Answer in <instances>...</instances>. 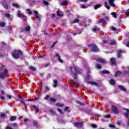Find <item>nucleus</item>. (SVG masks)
I'll use <instances>...</instances> for the list:
<instances>
[{"mask_svg":"<svg viewBox=\"0 0 129 129\" xmlns=\"http://www.w3.org/2000/svg\"><path fill=\"white\" fill-rule=\"evenodd\" d=\"M104 6L106 8V9H107V10H109V9H110V7L107 6V2H105Z\"/></svg>","mask_w":129,"mask_h":129,"instance_id":"bb28decb","label":"nucleus"},{"mask_svg":"<svg viewBox=\"0 0 129 129\" xmlns=\"http://www.w3.org/2000/svg\"><path fill=\"white\" fill-rule=\"evenodd\" d=\"M96 66L97 68H98V69H101V66H100V65L96 64Z\"/></svg>","mask_w":129,"mask_h":129,"instance_id":"a19ab883","label":"nucleus"},{"mask_svg":"<svg viewBox=\"0 0 129 129\" xmlns=\"http://www.w3.org/2000/svg\"><path fill=\"white\" fill-rule=\"evenodd\" d=\"M19 18H26V16L22 14H18Z\"/></svg>","mask_w":129,"mask_h":129,"instance_id":"a878e982","label":"nucleus"},{"mask_svg":"<svg viewBox=\"0 0 129 129\" xmlns=\"http://www.w3.org/2000/svg\"><path fill=\"white\" fill-rule=\"evenodd\" d=\"M43 4L45 5V6H48L49 5V3H48L47 1H44Z\"/></svg>","mask_w":129,"mask_h":129,"instance_id":"79ce46f5","label":"nucleus"},{"mask_svg":"<svg viewBox=\"0 0 129 129\" xmlns=\"http://www.w3.org/2000/svg\"><path fill=\"white\" fill-rule=\"evenodd\" d=\"M49 101H51V102H56V100L54 98H51L49 99Z\"/></svg>","mask_w":129,"mask_h":129,"instance_id":"4be33fe9","label":"nucleus"},{"mask_svg":"<svg viewBox=\"0 0 129 129\" xmlns=\"http://www.w3.org/2000/svg\"><path fill=\"white\" fill-rule=\"evenodd\" d=\"M30 69H31L32 70V71H36V68H35L34 67H30Z\"/></svg>","mask_w":129,"mask_h":129,"instance_id":"c9c22d12","label":"nucleus"},{"mask_svg":"<svg viewBox=\"0 0 129 129\" xmlns=\"http://www.w3.org/2000/svg\"><path fill=\"white\" fill-rule=\"evenodd\" d=\"M57 84H58V81L56 80L53 81V84L52 85L53 87H57Z\"/></svg>","mask_w":129,"mask_h":129,"instance_id":"ddd939ff","label":"nucleus"},{"mask_svg":"<svg viewBox=\"0 0 129 129\" xmlns=\"http://www.w3.org/2000/svg\"><path fill=\"white\" fill-rule=\"evenodd\" d=\"M78 22H79V20H78V19H76V20H75L73 21V24H75V23H78Z\"/></svg>","mask_w":129,"mask_h":129,"instance_id":"f704fd0d","label":"nucleus"},{"mask_svg":"<svg viewBox=\"0 0 129 129\" xmlns=\"http://www.w3.org/2000/svg\"><path fill=\"white\" fill-rule=\"evenodd\" d=\"M102 74H109V72L105 70L103 71Z\"/></svg>","mask_w":129,"mask_h":129,"instance_id":"5701e85b","label":"nucleus"},{"mask_svg":"<svg viewBox=\"0 0 129 129\" xmlns=\"http://www.w3.org/2000/svg\"><path fill=\"white\" fill-rule=\"evenodd\" d=\"M1 118L6 117V114H1Z\"/></svg>","mask_w":129,"mask_h":129,"instance_id":"58836bf2","label":"nucleus"},{"mask_svg":"<svg viewBox=\"0 0 129 129\" xmlns=\"http://www.w3.org/2000/svg\"><path fill=\"white\" fill-rule=\"evenodd\" d=\"M57 110H58V112H59V113H60V114H62V111L61 110V109L58 108V109H57Z\"/></svg>","mask_w":129,"mask_h":129,"instance_id":"603ef678","label":"nucleus"},{"mask_svg":"<svg viewBox=\"0 0 129 129\" xmlns=\"http://www.w3.org/2000/svg\"><path fill=\"white\" fill-rule=\"evenodd\" d=\"M69 109V108L68 107H66L64 109V110L66 111H67V110H68Z\"/></svg>","mask_w":129,"mask_h":129,"instance_id":"338daca9","label":"nucleus"},{"mask_svg":"<svg viewBox=\"0 0 129 129\" xmlns=\"http://www.w3.org/2000/svg\"><path fill=\"white\" fill-rule=\"evenodd\" d=\"M10 120H11V121H14V120H16V117L15 116H11L10 118Z\"/></svg>","mask_w":129,"mask_h":129,"instance_id":"cd10ccee","label":"nucleus"},{"mask_svg":"<svg viewBox=\"0 0 129 129\" xmlns=\"http://www.w3.org/2000/svg\"><path fill=\"white\" fill-rule=\"evenodd\" d=\"M111 29L113 31H116V28L115 27H113V26L112 27Z\"/></svg>","mask_w":129,"mask_h":129,"instance_id":"6e6d98bb","label":"nucleus"},{"mask_svg":"<svg viewBox=\"0 0 129 129\" xmlns=\"http://www.w3.org/2000/svg\"><path fill=\"white\" fill-rule=\"evenodd\" d=\"M89 76H90L89 74H87V75L86 76V79H88V78H89Z\"/></svg>","mask_w":129,"mask_h":129,"instance_id":"13d9d810","label":"nucleus"},{"mask_svg":"<svg viewBox=\"0 0 129 129\" xmlns=\"http://www.w3.org/2000/svg\"><path fill=\"white\" fill-rule=\"evenodd\" d=\"M110 63L112 65H115V64L116 63V61L115 60V58H113V57L110 58Z\"/></svg>","mask_w":129,"mask_h":129,"instance_id":"1a4fd4ad","label":"nucleus"},{"mask_svg":"<svg viewBox=\"0 0 129 129\" xmlns=\"http://www.w3.org/2000/svg\"><path fill=\"white\" fill-rule=\"evenodd\" d=\"M121 74V73H120V71H117L115 74H114V76L115 77H117V76H119V75H120Z\"/></svg>","mask_w":129,"mask_h":129,"instance_id":"f3484780","label":"nucleus"},{"mask_svg":"<svg viewBox=\"0 0 129 129\" xmlns=\"http://www.w3.org/2000/svg\"><path fill=\"white\" fill-rule=\"evenodd\" d=\"M97 62H100V63H105V60L104 59L101 58H99L97 59Z\"/></svg>","mask_w":129,"mask_h":129,"instance_id":"f8f14e48","label":"nucleus"},{"mask_svg":"<svg viewBox=\"0 0 129 129\" xmlns=\"http://www.w3.org/2000/svg\"><path fill=\"white\" fill-rule=\"evenodd\" d=\"M81 8L82 9H86V7H85V6L84 5L81 6Z\"/></svg>","mask_w":129,"mask_h":129,"instance_id":"0e129e2a","label":"nucleus"},{"mask_svg":"<svg viewBox=\"0 0 129 129\" xmlns=\"http://www.w3.org/2000/svg\"><path fill=\"white\" fill-rule=\"evenodd\" d=\"M17 96L20 98V99H26V98H24V96H20V95H17Z\"/></svg>","mask_w":129,"mask_h":129,"instance_id":"72a5a7b5","label":"nucleus"},{"mask_svg":"<svg viewBox=\"0 0 129 129\" xmlns=\"http://www.w3.org/2000/svg\"><path fill=\"white\" fill-rule=\"evenodd\" d=\"M7 73L6 72H1L0 73V78L1 79H4L5 77H6V75H7Z\"/></svg>","mask_w":129,"mask_h":129,"instance_id":"6e6552de","label":"nucleus"},{"mask_svg":"<svg viewBox=\"0 0 129 129\" xmlns=\"http://www.w3.org/2000/svg\"><path fill=\"white\" fill-rule=\"evenodd\" d=\"M68 3L67 1H64L61 3V6H67Z\"/></svg>","mask_w":129,"mask_h":129,"instance_id":"393cba45","label":"nucleus"},{"mask_svg":"<svg viewBox=\"0 0 129 129\" xmlns=\"http://www.w3.org/2000/svg\"><path fill=\"white\" fill-rule=\"evenodd\" d=\"M93 32H96V31H97V28H94L92 29Z\"/></svg>","mask_w":129,"mask_h":129,"instance_id":"8fccbe9b","label":"nucleus"},{"mask_svg":"<svg viewBox=\"0 0 129 129\" xmlns=\"http://www.w3.org/2000/svg\"><path fill=\"white\" fill-rule=\"evenodd\" d=\"M74 126L76 127H82L83 125V121H78L74 122Z\"/></svg>","mask_w":129,"mask_h":129,"instance_id":"20e7f679","label":"nucleus"},{"mask_svg":"<svg viewBox=\"0 0 129 129\" xmlns=\"http://www.w3.org/2000/svg\"><path fill=\"white\" fill-rule=\"evenodd\" d=\"M34 108L35 109L36 113H37V112H39V108L38 107L34 105Z\"/></svg>","mask_w":129,"mask_h":129,"instance_id":"aec40b11","label":"nucleus"},{"mask_svg":"<svg viewBox=\"0 0 129 129\" xmlns=\"http://www.w3.org/2000/svg\"><path fill=\"white\" fill-rule=\"evenodd\" d=\"M114 2V0H109V4L111 7H115V4L113 3Z\"/></svg>","mask_w":129,"mask_h":129,"instance_id":"9d476101","label":"nucleus"},{"mask_svg":"<svg viewBox=\"0 0 129 129\" xmlns=\"http://www.w3.org/2000/svg\"><path fill=\"white\" fill-rule=\"evenodd\" d=\"M115 40H111V42L110 43V44L111 45H115Z\"/></svg>","mask_w":129,"mask_h":129,"instance_id":"473e14b6","label":"nucleus"},{"mask_svg":"<svg viewBox=\"0 0 129 129\" xmlns=\"http://www.w3.org/2000/svg\"><path fill=\"white\" fill-rule=\"evenodd\" d=\"M9 30H13V26H9L8 27Z\"/></svg>","mask_w":129,"mask_h":129,"instance_id":"680f3d73","label":"nucleus"},{"mask_svg":"<svg viewBox=\"0 0 129 129\" xmlns=\"http://www.w3.org/2000/svg\"><path fill=\"white\" fill-rule=\"evenodd\" d=\"M49 95H46L45 97V99L47 100L49 98Z\"/></svg>","mask_w":129,"mask_h":129,"instance_id":"4d7b16f0","label":"nucleus"},{"mask_svg":"<svg viewBox=\"0 0 129 129\" xmlns=\"http://www.w3.org/2000/svg\"><path fill=\"white\" fill-rule=\"evenodd\" d=\"M55 57H56L59 63H63V60H62V59H61V56H60V54H59V53H57L56 54H55Z\"/></svg>","mask_w":129,"mask_h":129,"instance_id":"0eeeda50","label":"nucleus"},{"mask_svg":"<svg viewBox=\"0 0 129 129\" xmlns=\"http://www.w3.org/2000/svg\"><path fill=\"white\" fill-rule=\"evenodd\" d=\"M20 102H21V103H22L23 104V105H25L26 104V103H25V102L24 101L21 100Z\"/></svg>","mask_w":129,"mask_h":129,"instance_id":"5fc2aeb1","label":"nucleus"},{"mask_svg":"<svg viewBox=\"0 0 129 129\" xmlns=\"http://www.w3.org/2000/svg\"><path fill=\"white\" fill-rule=\"evenodd\" d=\"M27 11L29 15L32 14V11H31V10H30L29 9H27Z\"/></svg>","mask_w":129,"mask_h":129,"instance_id":"a18cd8bd","label":"nucleus"},{"mask_svg":"<svg viewBox=\"0 0 129 129\" xmlns=\"http://www.w3.org/2000/svg\"><path fill=\"white\" fill-rule=\"evenodd\" d=\"M1 99H2V100H4V99H5V97L2 96V97H1Z\"/></svg>","mask_w":129,"mask_h":129,"instance_id":"774afa93","label":"nucleus"},{"mask_svg":"<svg viewBox=\"0 0 129 129\" xmlns=\"http://www.w3.org/2000/svg\"><path fill=\"white\" fill-rule=\"evenodd\" d=\"M70 70L71 71L73 77L75 79H76L77 74H79L82 73V72H83V71L78 67H71Z\"/></svg>","mask_w":129,"mask_h":129,"instance_id":"f257e3e1","label":"nucleus"},{"mask_svg":"<svg viewBox=\"0 0 129 129\" xmlns=\"http://www.w3.org/2000/svg\"><path fill=\"white\" fill-rule=\"evenodd\" d=\"M111 15H112L113 18H114L115 19H116V18H117V16H116L117 14H116V13L112 12L111 13Z\"/></svg>","mask_w":129,"mask_h":129,"instance_id":"412c9836","label":"nucleus"},{"mask_svg":"<svg viewBox=\"0 0 129 129\" xmlns=\"http://www.w3.org/2000/svg\"><path fill=\"white\" fill-rule=\"evenodd\" d=\"M5 9H8L9 8V6H8V5L6 4L4 6Z\"/></svg>","mask_w":129,"mask_h":129,"instance_id":"09e8293b","label":"nucleus"},{"mask_svg":"<svg viewBox=\"0 0 129 129\" xmlns=\"http://www.w3.org/2000/svg\"><path fill=\"white\" fill-rule=\"evenodd\" d=\"M56 14L58 17H63V13L61 11H57Z\"/></svg>","mask_w":129,"mask_h":129,"instance_id":"4468645a","label":"nucleus"},{"mask_svg":"<svg viewBox=\"0 0 129 129\" xmlns=\"http://www.w3.org/2000/svg\"><path fill=\"white\" fill-rule=\"evenodd\" d=\"M109 127H112L113 128H114V125L113 124H110Z\"/></svg>","mask_w":129,"mask_h":129,"instance_id":"bf43d9fd","label":"nucleus"},{"mask_svg":"<svg viewBox=\"0 0 129 129\" xmlns=\"http://www.w3.org/2000/svg\"><path fill=\"white\" fill-rule=\"evenodd\" d=\"M109 84H111V85H114V84H115V81L114 80L111 79L109 81Z\"/></svg>","mask_w":129,"mask_h":129,"instance_id":"2eb2a0df","label":"nucleus"},{"mask_svg":"<svg viewBox=\"0 0 129 129\" xmlns=\"http://www.w3.org/2000/svg\"><path fill=\"white\" fill-rule=\"evenodd\" d=\"M55 105H56V106H58V107H61V106H63V104L58 103H56Z\"/></svg>","mask_w":129,"mask_h":129,"instance_id":"ea45409f","label":"nucleus"},{"mask_svg":"<svg viewBox=\"0 0 129 129\" xmlns=\"http://www.w3.org/2000/svg\"><path fill=\"white\" fill-rule=\"evenodd\" d=\"M90 84H91V85H95V86H98V84H97V83L95 82H91Z\"/></svg>","mask_w":129,"mask_h":129,"instance_id":"b1692460","label":"nucleus"},{"mask_svg":"<svg viewBox=\"0 0 129 129\" xmlns=\"http://www.w3.org/2000/svg\"><path fill=\"white\" fill-rule=\"evenodd\" d=\"M89 47L93 52H97V51H98V48H97V46L95 44H92L91 45H90Z\"/></svg>","mask_w":129,"mask_h":129,"instance_id":"39448f33","label":"nucleus"},{"mask_svg":"<svg viewBox=\"0 0 129 129\" xmlns=\"http://www.w3.org/2000/svg\"><path fill=\"white\" fill-rule=\"evenodd\" d=\"M7 97L8 99H12V96L10 95H7Z\"/></svg>","mask_w":129,"mask_h":129,"instance_id":"c03bdc74","label":"nucleus"},{"mask_svg":"<svg viewBox=\"0 0 129 129\" xmlns=\"http://www.w3.org/2000/svg\"><path fill=\"white\" fill-rule=\"evenodd\" d=\"M46 90H50V88L48 86H45Z\"/></svg>","mask_w":129,"mask_h":129,"instance_id":"052dcab7","label":"nucleus"},{"mask_svg":"<svg viewBox=\"0 0 129 129\" xmlns=\"http://www.w3.org/2000/svg\"><path fill=\"white\" fill-rule=\"evenodd\" d=\"M5 26H6V23H5V22L0 23V27H5Z\"/></svg>","mask_w":129,"mask_h":129,"instance_id":"7c9ffc66","label":"nucleus"},{"mask_svg":"<svg viewBox=\"0 0 129 129\" xmlns=\"http://www.w3.org/2000/svg\"><path fill=\"white\" fill-rule=\"evenodd\" d=\"M34 16L36 19L38 20V21H40V20H41V17H40V15H39V13H38V12H34Z\"/></svg>","mask_w":129,"mask_h":129,"instance_id":"423d86ee","label":"nucleus"},{"mask_svg":"<svg viewBox=\"0 0 129 129\" xmlns=\"http://www.w3.org/2000/svg\"><path fill=\"white\" fill-rule=\"evenodd\" d=\"M124 116L125 117H128V114L127 113H124Z\"/></svg>","mask_w":129,"mask_h":129,"instance_id":"49530a36","label":"nucleus"},{"mask_svg":"<svg viewBox=\"0 0 129 129\" xmlns=\"http://www.w3.org/2000/svg\"><path fill=\"white\" fill-rule=\"evenodd\" d=\"M30 29H31V28L30 27V26H28L25 28V31H26V32H29V31H30Z\"/></svg>","mask_w":129,"mask_h":129,"instance_id":"c85d7f7f","label":"nucleus"},{"mask_svg":"<svg viewBox=\"0 0 129 129\" xmlns=\"http://www.w3.org/2000/svg\"><path fill=\"white\" fill-rule=\"evenodd\" d=\"M126 16H129V11H126L125 13Z\"/></svg>","mask_w":129,"mask_h":129,"instance_id":"864d4df0","label":"nucleus"},{"mask_svg":"<svg viewBox=\"0 0 129 129\" xmlns=\"http://www.w3.org/2000/svg\"><path fill=\"white\" fill-rule=\"evenodd\" d=\"M100 23H101V24H103V25H105V24H106V21H105L104 19H100Z\"/></svg>","mask_w":129,"mask_h":129,"instance_id":"dca6fc26","label":"nucleus"},{"mask_svg":"<svg viewBox=\"0 0 129 129\" xmlns=\"http://www.w3.org/2000/svg\"><path fill=\"white\" fill-rule=\"evenodd\" d=\"M56 44H57V42H54L52 45H51L50 48L51 49H53V48H54V47H55V45H56Z\"/></svg>","mask_w":129,"mask_h":129,"instance_id":"2f4dec72","label":"nucleus"},{"mask_svg":"<svg viewBox=\"0 0 129 129\" xmlns=\"http://www.w3.org/2000/svg\"><path fill=\"white\" fill-rule=\"evenodd\" d=\"M118 88H119V89H120L121 90H122V91H125V88H124V87H123V86H118Z\"/></svg>","mask_w":129,"mask_h":129,"instance_id":"6ab92c4d","label":"nucleus"},{"mask_svg":"<svg viewBox=\"0 0 129 129\" xmlns=\"http://www.w3.org/2000/svg\"><path fill=\"white\" fill-rule=\"evenodd\" d=\"M50 112L51 113V114H52L53 115H55V112L52 110H50Z\"/></svg>","mask_w":129,"mask_h":129,"instance_id":"37998d69","label":"nucleus"},{"mask_svg":"<svg viewBox=\"0 0 129 129\" xmlns=\"http://www.w3.org/2000/svg\"><path fill=\"white\" fill-rule=\"evenodd\" d=\"M105 117H106V118H109L110 117V115H105Z\"/></svg>","mask_w":129,"mask_h":129,"instance_id":"3c124183","label":"nucleus"},{"mask_svg":"<svg viewBox=\"0 0 129 129\" xmlns=\"http://www.w3.org/2000/svg\"><path fill=\"white\" fill-rule=\"evenodd\" d=\"M24 106L25 110H27V105H26V104H25V105H24Z\"/></svg>","mask_w":129,"mask_h":129,"instance_id":"69168bd1","label":"nucleus"},{"mask_svg":"<svg viewBox=\"0 0 129 129\" xmlns=\"http://www.w3.org/2000/svg\"><path fill=\"white\" fill-rule=\"evenodd\" d=\"M5 17L6 18H10V17H11V15L9 13H6L5 14Z\"/></svg>","mask_w":129,"mask_h":129,"instance_id":"4c0bfd02","label":"nucleus"},{"mask_svg":"<svg viewBox=\"0 0 129 129\" xmlns=\"http://www.w3.org/2000/svg\"><path fill=\"white\" fill-rule=\"evenodd\" d=\"M12 55L14 59H18L22 55V52L20 50H14Z\"/></svg>","mask_w":129,"mask_h":129,"instance_id":"f03ea898","label":"nucleus"},{"mask_svg":"<svg viewBox=\"0 0 129 129\" xmlns=\"http://www.w3.org/2000/svg\"><path fill=\"white\" fill-rule=\"evenodd\" d=\"M81 2H83V3H86V2H88V0H80Z\"/></svg>","mask_w":129,"mask_h":129,"instance_id":"e2e57ef3","label":"nucleus"},{"mask_svg":"<svg viewBox=\"0 0 129 129\" xmlns=\"http://www.w3.org/2000/svg\"><path fill=\"white\" fill-rule=\"evenodd\" d=\"M4 66L3 65H1L0 66V71H2V70H3V69H4Z\"/></svg>","mask_w":129,"mask_h":129,"instance_id":"de8ad7c7","label":"nucleus"},{"mask_svg":"<svg viewBox=\"0 0 129 129\" xmlns=\"http://www.w3.org/2000/svg\"><path fill=\"white\" fill-rule=\"evenodd\" d=\"M122 51L120 50H118L117 51V58H119L120 57V54L122 53Z\"/></svg>","mask_w":129,"mask_h":129,"instance_id":"9b49d317","label":"nucleus"},{"mask_svg":"<svg viewBox=\"0 0 129 129\" xmlns=\"http://www.w3.org/2000/svg\"><path fill=\"white\" fill-rule=\"evenodd\" d=\"M99 8H100V5H96L94 7V9L95 10H97V9H99Z\"/></svg>","mask_w":129,"mask_h":129,"instance_id":"e433bc0d","label":"nucleus"},{"mask_svg":"<svg viewBox=\"0 0 129 129\" xmlns=\"http://www.w3.org/2000/svg\"><path fill=\"white\" fill-rule=\"evenodd\" d=\"M12 6L14 7V8H16V9H19V8H20V6L17 4H13Z\"/></svg>","mask_w":129,"mask_h":129,"instance_id":"a211bd4d","label":"nucleus"},{"mask_svg":"<svg viewBox=\"0 0 129 129\" xmlns=\"http://www.w3.org/2000/svg\"><path fill=\"white\" fill-rule=\"evenodd\" d=\"M111 111L114 113L115 114H118L119 111L118 110V108L116 106L112 105L111 107Z\"/></svg>","mask_w":129,"mask_h":129,"instance_id":"7ed1b4c3","label":"nucleus"},{"mask_svg":"<svg viewBox=\"0 0 129 129\" xmlns=\"http://www.w3.org/2000/svg\"><path fill=\"white\" fill-rule=\"evenodd\" d=\"M91 126L93 127V128H96V127H97V125L95 124H91Z\"/></svg>","mask_w":129,"mask_h":129,"instance_id":"c756f323","label":"nucleus"}]
</instances>
